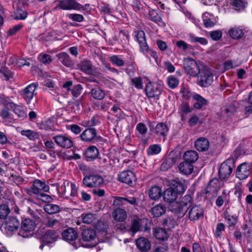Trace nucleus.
I'll return each instance as SVG.
<instances>
[{
  "label": "nucleus",
  "mask_w": 252,
  "mask_h": 252,
  "mask_svg": "<svg viewBox=\"0 0 252 252\" xmlns=\"http://www.w3.org/2000/svg\"><path fill=\"white\" fill-rule=\"evenodd\" d=\"M149 196L153 200H158L161 196V189L158 186L152 187L149 191Z\"/></svg>",
  "instance_id": "obj_40"
},
{
  "label": "nucleus",
  "mask_w": 252,
  "mask_h": 252,
  "mask_svg": "<svg viewBox=\"0 0 252 252\" xmlns=\"http://www.w3.org/2000/svg\"><path fill=\"white\" fill-rule=\"evenodd\" d=\"M204 209L200 205H193L189 209L188 218L190 221H196L203 217Z\"/></svg>",
  "instance_id": "obj_8"
},
{
  "label": "nucleus",
  "mask_w": 252,
  "mask_h": 252,
  "mask_svg": "<svg viewBox=\"0 0 252 252\" xmlns=\"http://www.w3.org/2000/svg\"><path fill=\"white\" fill-rule=\"evenodd\" d=\"M49 190V187L39 180H35L32 186L25 189L26 192L30 196L37 195L42 191L48 192Z\"/></svg>",
  "instance_id": "obj_2"
},
{
  "label": "nucleus",
  "mask_w": 252,
  "mask_h": 252,
  "mask_svg": "<svg viewBox=\"0 0 252 252\" xmlns=\"http://www.w3.org/2000/svg\"><path fill=\"white\" fill-rule=\"evenodd\" d=\"M97 132L94 128H87L80 134L81 139L85 142L94 143L97 141Z\"/></svg>",
  "instance_id": "obj_10"
},
{
  "label": "nucleus",
  "mask_w": 252,
  "mask_h": 252,
  "mask_svg": "<svg viewBox=\"0 0 252 252\" xmlns=\"http://www.w3.org/2000/svg\"><path fill=\"white\" fill-rule=\"evenodd\" d=\"M38 60L45 64H48L52 61L50 55L41 53L38 56Z\"/></svg>",
  "instance_id": "obj_52"
},
{
  "label": "nucleus",
  "mask_w": 252,
  "mask_h": 252,
  "mask_svg": "<svg viewBox=\"0 0 252 252\" xmlns=\"http://www.w3.org/2000/svg\"><path fill=\"white\" fill-rule=\"evenodd\" d=\"M154 235L157 239L162 241L167 239L169 237L166 230L160 227L156 228L154 229Z\"/></svg>",
  "instance_id": "obj_38"
},
{
  "label": "nucleus",
  "mask_w": 252,
  "mask_h": 252,
  "mask_svg": "<svg viewBox=\"0 0 252 252\" xmlns=\"http://www.w3.org/2000/svg\"><path fill=\"white\" fill-rule=\"evenodd\" d=\"M60 61L66 67H71L73 65V62L70 59L69 55L65 52H62L56 55Z\"/></svg>",
  "instance_id": "obj_31"
},
{
  "label": "nucleus",
  "mask_w": 252,
  "mask_h": 252,
  "mask_svg": "<svg viewBox=\"0 0 252 252\" xmlns=\"http://www.w3.org/2000/svg\"><path fill=\"white\" fill-rule=\"evenodd\" d=\"M0 102L7 109L10 110L12 108V106H14V103L11 101L8 97L0 96Z\"/></svg>",
  "instance_id": "obj_56"
},
{
  "label": "nucleus",
  "mask_w": 252,
  "mask_h": 252,
  "mask_svg": "<svg viewBox=\"0 0 252 252\" xmlns=\"http://www.w3.org/2000/svg\"><path fill=\"white\" fill-rule=\"evenodd\" d=\"M195 147L199 151H206L209 147V142L204 137H200L195 142Z\"/></svg>",
  "instance_id": "obj_30"
},
{
  "label": "nucleus",
  "mask_w": 252,
  "mask_h": 252,
  "mask_svg": "<svg viewBox=\"0 0 252 252\" xmlns=\"http://www.w3.org/2000/svg\"><path fill=\"white\" fill-rule=\"evenodd\" d=\"M91 95L95 99L102 100L104 97L105 94L103 90L96 87L91 89Z\"/></svg>",
  "instance_id": "obj_44"
},
{
  "label": "nucleus",
  "mask_w": 252,
  "mask_h": 252,
  "mask_svg": "<svg viewBox=\"0 0 252 252\" xmlns=\"http://www.w3.org/2000/svg\"><path fill=\"white\" fill-rule=\"evenodd\" d=\"M140 220L133 219L131 222L130 230L132 232L135 233L140 230L141 227V224L140 223Z\"/></svg>",
  "instance_id": "obj_59"
},
{
  "label": "nucleus",
  "mask_w": 252,
  "mask_h": 252,
  "mask_svg": "<svg viewBox=\"0 0 252 252\" xmlns=\"http://www.w3.org/2000/svg\"><path fill=\"white\" fill-rule=\"evenodd\" d=\"M83 88L80 84L74 86L71 90V94L73 97H77L82 93Z\"/></svg>",
  "instance_id": "obj_58"
},
{
  "label": "nucleus",
  "mask_w": 252,
  "mask_h": 252,
  "mask_svg": "<svg viewBox=\"0 0 252 252\" xmlns=\"http://www.w3.org/2000/svg\"><path fill=\"white\" fill-rule=\"evenodd\" d=\"M149 18L150 20L157 23L159 26H165V23L162 21L161 17L155 10H150L148 13Z\"/></svg>",
  "instance_id": "obj_33"
},
{
  "label": "nucleus",
  "mask_w": 252,
  "mask_h": 252,
  "mask_svg": "<svg viewBox=\"0 0 252 252\" xmlns=\"http://www.w3.org/2000/svg\"><path fill=\"white\" fill-rule=\"evenodd\" d=\"M242 228L244 230V234L247 238L248 242L252 243V223H246Z\"/></svg>",
  "instance_id": "obj_42"
},
{
  "label": "nucleus",
  "mask_w": 252,
  "mask_h": 252,
  "mask_svg": "<svg viewBox=\"0 0 252 252\" xmlns=\"http://www.w3.org/2000/svg\"><path fill=\"white\" fill-rule=\"evenodd\" d=\"M224 219L229 225V227L234 226L237 223L238 217L236 216L227 215L225 216Z\"/></svg>",
  "instance_id": "obj_57"
},
{
  "label": "nucleus",
  "mask_w": 252,
  "mask_h": 252,
  "mask_svg": "<svg viewBox=\"0 0 252 252\" xmlns=\"http://www.w3.org/2000/svg\"><path fill=\"white\" fill-rule=\"evenodd\" d=\"M82 222L86 224H91L95 219L94 215L92 213L83 214L79 218Z\"/></svg>",
  "instance_id": "obj_49"
},
{
  "label": "nucleus",
  "mask_w": 252,
  "mask_h": 252,
  "mask_svg": "<svg viewBox=\"0 0 252 252\" xmlns=\"http://www.w3.org/2000/svg\"><path fill=\"white\" fill-rule=\"evenodd\" d=\"M62 236L67 241H73L77 238L78 234L74 229L69 228L62 232Z\"/></svg>",
  "instance_id": "obj_29"
},
{
  "label": "nucleus",
  "mask_w": 252,
  "mask_h": 252,
  "mask_svg": "<svg viewBox=\"0 0 252 252\" xmlns=\"http://www.w3.org/2000/svg\"><path fill=\"white\" fill-rule=\"evenodd\" d=\"M83 124L84 126L88 127V128H92L91 127L99 124V121L97 117L94 116L90 120L84 121Z\"/></svg>",
  "instance_id": "obj_51"
},
{
  "label": "nucleus",
  "mask_w": 252,
  "mask_h": 252,
  "mask_svg": "<svg viewBox=\"0 0 252 252\" xmlns=\"http://www.w3.org/2000/svg\"><path fill=\"white\" fill-rule=\"evenodd\" d=\"M20 225V221L16 218L10 217L6 220L5 227L9 231H14L18 229Z\"/></svg>",
  "instance_id": "obj_23"
},
{
  "label": "nucleus",
  "mask_w": 252,
  "mask_h": 252,
  "mask_svg": "<svg viewBox=\"0 0 252 252\" xmlns=\"http://www.w3.org/2000/svg\"><path fill=\"white\" fill-rule=\"evenodd\" d=\"M203 20L205 27H212L215 25V20L213 16L208 13H205L203 15Z\"/></svg>",
  "instance_id": "obj_41"
},
{
  "label": "nucleus",
  "mask_w": 252,
  "mask_h": 252,
  "mask_svg": "<svg viewBox=\"0 0 252 252\" xmlns=\"http://www.w3.org/2000/svg\"><path fill=\"white\" fill-rule=\"evenodd\" d=\"M119 180L122 183L132 186L135 182L136 178L134 173L130 170L124 171L119 175Z\"/></svg>",
  "instance_id": "obj_13"
},
{
  "label": "nucleus",
  "mask_w": 252,
  "mask_h": 252,
  "mask_svg": "<svg viewBox=\"0 0 252 252\" xmlns=\"http://www.w3.org/2000/svg\"><path fill=\"white\" fill-rule=\"evenodd\" d=\"M228 34L232 38L238 40L243 37L245 32L240 27L235 26L229 30Z\"/></svg>",
  "instance_id": "obj_24"
},
{
  "label": "nucleus",
  "mask_w": 252,
  "mask_h": 252,
  "mask_svg": "<svg viewBox=\"0 0 252 252\" xmlns=\"http://www.w3.org/2000/svg\"><path fill=\"white\" fill-rule=\"evenodd\" d=\"M82 240L84 242H89L85 247L93 248L96 246L97 242L95 241L96 238V232L93 229H85L81 233Z\"/></svg>",
  "instance_id": "obj_7"
},
{
  "label": "nucleus",
  "mask_w": 252,
  "mask_h": 252,
  "mask_svg": "<svg viewBox=\"0 0 252 252\" xmlns=\"http://www.w3.org/2000/svg\"><path fill=\"white\" fill-rule=\"evenodd\" d=\"M250 173V167L247 163H243L238 166L236 175L240 180L246 179Z\"/></svg>",
  "instance_id": "obj_15"
},
{
  "label": "nucleus",
  "mask_w": 252,
  "mask_h": 252,
  "mask_svg": "<svg viewBox=\"0 0 252 252\" xmlns=\"http://www.w3.org/2000/svg\"><path fill=\"white\" fill-rule=\"evenodd\" d=\"M195 102L193 107L196 109H205L208 105V101L198 94H195L193 96Z\"/></svg>",
  "instance_id": "obj_17"
},
{
  "label": "nucleus",
  "mask_w": 252,
  "mask_h": 252,
  "mask_svg": "<svg viewBox=\"0 0 252 252\" xmlns=\"http://www.w3.org/2000/svg\"><path fill=\"white\" fill-rule=\"evenodd\" d=\"M247 5V3L243 0H234L232 3L233 8L237 11L243 10Z\"/></svg>",
  "instance_id": "obj_47"
},
{
  "label": "nucleus",
  "mask_w": 252,
  "mask_h": 252,
  "mask_svg": "<svg viewBox=\"0 0 252 252\" xmlns=\"http://www.w3.org/2000/svg\"><path fill=\"white\" fill-rule=\"evenodd\" d=\"M184 68L188 74L193 77L197 76L201 69L195 61L190 58L184 59Z\"/></svg>",
  "instance_id": "obj_5"
},
{
  "label": "nucleus",
  "mask_w": 252,
  "mask_h": 252,
  "mask_svg": "<svg viewBox=\"0 0 252 252\" xmlns=\"http://www.w3.org/2000/svg\"><path fill=\"white\" fill-rule=\"evenodd\" d=\"M168 84L170 88L172 89L175 88L179 84V80L175 77H169L168 78Z\"/></svg>",
  "instance_id": "obj_63"
},
{
  "label": "nucleus",
  "mask_w": 252,
  "mask_h": 252,
  "mask_svg": "<svg viewBox=\"0 0 252 252\" xmlns=\"http://www.w3.org/2000/svg\"><path fill=\"white\" fill-rule=\"evenodd\" d=\"M35 221L30 219H25L21 223V229L19 235L23 238H27L31 236V232L35 228Z\"/></svg>",
  "instance_id": "obj_6"
},
{
  "label": "nucleus",
  "mask_w": 252,
  "mask_h": 252,
  "mask_svg": "<svg viewBox=\"0 0 252 252\" xmlns=\"http://www.w3.org/2000/svg\"><path fill=\"white\" fill-rule=\"evenodd\" d=\"M185 183V180H182L179 178H176L171 182V185L173 187V188L171 189H174V190L177 192V194L182 193L185 191V187L184 185Z\"/></svg>",
  "instance_id": "obj_28"
},
{
  "label": "nucleus",
  "mask_w": 252,
  "mask_h": 252,
  "mask_svg": "<svg viewBox=\"0 0 252 252\" xmlns=\"http://www.w3.org/2000/svg\"><path fill=\"white\" fill-rule=\"evenodd\" d=\"M136 36L142 51L143 53L149 52L150 50L146 40L145 32L143 31H139Z\"/></svg>",
  "instance_id": "obj_18"
},
{
  "label": "nucleus",
  "mask_w": 252,
  "mask_h": 252,
  "mask_svg": "<svg viewBox=\"0 0 252 252\" xmlns=\"http://www.w3.org/2000/svg\"><path fill=\"white\" fill-rule=\"evenodd\" d=\"M36 88V84L32 83L28 86L23 90V97L28 103L30 102L33 95L36 94L34 93Z\"/></svg>",
  "instance_id": "obj_19"
},
{
  "label": "nucleus",
  "mask_w": 252,
  "mask_h": 252,
  "mask_svg": "<svg viewBox=\"0 0 252 252\" xmlns=\"http://www.w3.org/2000/svg\"><path fill=\"white\" fill-rule=\"evenodd\" d=\"M104 183L101 176L96 174H91L84 177L83 184L88 188L100 187Z\"/></svg>",
  "instance_id": "obj_3"
},
{
  "label": "nucleus",
  "mask_w": 252,
  "mask_h": 252,
  "mask_svg": "<svg viewBox=\"0 0 252 252\" xmlns=\"http://www.w3.org/2000/svg\"><path fill=\"white\" fill-rule=\"evenodd\" d=\"M233 165L228 164V161H226L221 164L219 174L220 178L225 180L227 179L232 172Z\"/></svg>",
  "instance_id": "obj_16"
},
{
  "label": "nucleus",
  "mask_w": 252,
  "mask_h": 252,
  "mask_svg": "<svg viewBox=\"0 0 252 252\" xmlns=\"http://www.w3.org/2000/svg\"><path fill=\"white\" fill-rule=\"evenodd\" d=\"M178 167L180 171L185 175L190 174L193 170L192 164L186 161L180 163Z\"/></svg>",
  "instance_id": "obj_34"
},
{
  "label": "nucleus",
  "mask_w": 252,
  "mask_h": 252,
  "mask_svg": "<svg viewBox=\"0 0 252 252\" xmlns=\"http://www.w3.org/2000/svg\"><path fill=\"white\" fill-rule=\"evenodd\" d=\"M193 202V199L192 196L189 195H186L185 196H184L180 202L181 204H183V205H185L187 208L189 209L192 207V204Z\"/></svg>",
  "instance_id": "obj_54"
},
{
  "label": "nucleus",
  "mask_w": 252,
  "mask_h": 252,
  "mask_svg": "<svg viewBox=\"0 0 252 252\" xmlns=\"http://www.w3.org/2000/svg\"><path fill=\"white\" fill-rule=\"evenodd\" d=\"M151 212L154 217H159L166 212V207L163 205L159 204L151 209Z\"/></svg>",
  "instance_id": "obj_39"
},
{
  "label": "nucleus",
  "mask_w": 252,
  "mask_h": 252,
  "mask_svg": "<svg viewBox=\"0 0 252 252\" xmlns=\"http://www.w3.org/2000/svg\"><path fill=\"white\" fill-rule=\"evenodd\" d=\"M78 66L80 69L84 73L88 75L93 74V65L90 61L84 59L78 64Z\"/></svg>",
  "instance_id": "obj_25"
},
{
  "label": "nucleus",
  "mask_w": 252,
  "mask_h": 252,
  "mask_svg": "<svg viewBox=\"0 0 252 252\" xmlns=\"http://www.w3.org/2000/svg\"><path fill=\"white\" fill-rule=\"evenodd\" d=\"M136 245L142 251H147L150 249L151 244L149 240L145 238H140L136 241Z\"/></svg>",
  "instance_id": "obj_37"
},
{
  "label": "nucleus",
  "mask_w": 252,
  "mask_h": 252,
  "mask_svg": "<svg viewBox=\"0 0 252 252\" xmlns=\"http://www.w3.org/2000/svg\"><path fill=\"white\" fill-rule=\"evenodd\" d=\"M177 197V192L171 188L166 189L163 193V198L165 202L173 204Z\"/></svg>",
  "instance_id": "obj_22"
},
{
  "label": "nucleus",
  "mask_w": 252,
  "mask_h": 252,
  "mask_svg": "<svg viewBox=\"0 0 252 252\" xmlns=\"http://www.w3.org/2000/svg\"><path fill=\"white\" fill-rule=\"evenodd\" d=\"M136 129L141 135H145L147 132V128L146 125L142 123L138 124Z\"/></svg>",
  "instance_id": "obj_64"
},
{
  "label": "nucleus",
  "mask_w": 252,
  "mask_h": 252,
  "mask_svg": "<svg viewBox=\"0 0 252 252\" xmlns=\"http://www.w3.org/2000/svg\"><path fill=\"white\" fill-rule=\"evenodd\" d=\"M188 35L189 39L191 42H198L202 45H207L208 43L207 40L205 38L195 36L192 33H190Z\"/></svg>",
  "instance_id": "obj_48"
},
{
  "label": "nucleus",
  "mask_w": 252,
  "mask_h": 252,
  "mask_svg": "<svg viewBox=\"0 0 252 252\" xmlns=\"http://www.w3.org/2000/svg\"><path fill=\"white\" fill-rule=\"evenodd\" d=\"M193 109V108L189 105L188 101H182L179 104L178 107V112L182 117V120L183 119L185 115H187L189 113H191Z\"/></svg>",
  "instance_id": "obj_27"
},
{
  "label": "nucleus",
  "mask_w": 252,
  "mask_h": 252,
  "mask_svg": "<svg viewBox=\"0 0 252 252\" xmlns=\"http://www.w3.org/2000/svg\"><path fill=\"white\" fill-rule=\"evenodd\" d=\"M168 130L169 128L165 123H159L156 126L155 133L157 135L161 136L165 139L167 135Z\"/></svg>",
  "instance_id": "obj_26"
},
{
  "label": "nucleus",
  "mask_w": 252,
  "mask_h": 252,
  "mask_svg": "<svg viewBox=\"0 0 252 252\" xmlns=\"http://www.w3.org/2000/svg\"><path fill=\"white\" fill-rule=\"evenodd\" d=\"M161 151V147L157 144L151 145L147 149V153L149 155H157Z\"/></svg>",
  "instance_id": "obj_53"
},
{
  "label": "nucleus",
  "mask_w": 252,
  "mask_h": 252,
  "mask_svg": "<svg viewBox=\"0 0 252 252\" xmlns=\"http://www.w3.org/2000/svg\"><path fill=\"white\" fill-rule=\"evenodd\" d=\"M110 61L115 65L122 66L124 64V62L117 55H114L110 57Z\"/></svg>",
  "instance_id": "obj_60"
},
{
  "label": "nucleus",
  "mask_w": 252,
  "mask_h": 252,
  "mask_svg": "<svg viewBox=\"0 0 252 252\" xmlns=\"http://www.w3.org/2000/svg\"><path fill=\"white\" fill-rule=\"evenodd\" d=\"M225 226L223 223H218L217 224L216 228L214 232L215 237L217 238H221L222 233L225 230Z\"/></svg>",
  "instance_id": "obj_55"
},
{
  "label": "nucleus",
  "mask_w": 252,
  "mask_h": 252,
  "mask_svg": "<svg viewBox=\"0 0 252 252\" xmlns=\"http://www.w3.org/2000/svg\"><path fill=\"white\" fill-rule=\"evenodd\" d=\"M162 225L168 229L173 228L176 222L172 217H167L162 220Z\"/></svg>",
  "instance_id": "obj_45"
},
{
  "label": "nucleus",
  "mask_w": 252,
  "mask_h": 252,
  "mask_svg": "<svg viewBox=\"0 0 252 252\" xmlns=\"http://www.w3.org/2000/svg\"><path fill=\"white\" fill-rule=\"evenodd\" d=\"M58 235L54 230H48L41 237V244L39 248L43 250L44 245L52 243L57 241Z\"/></svg>",
  "instance_id": "obj_11"
},
{
  "label": "nucleus",
  "mask_w": 252,
  "mask_h": 252,
  "mask_svg": "<svg viewBox=\"0 0 252 252\" xmlns=\"http://www.w3.org/2000/svg\"><path fill=\"white\" fill-rule=\"evenodd\" d=\"M44 210L47 213L52 215L60 212L61 208L59 205L48 203L44 206Z\"/></svg>",
  "instance_id": "obj_43"
},
{
  "label": "nucleus",
  "mask_w": 252,
  "mask_h": 252,
  "mask_svg": "<svg viewBox=\"0 0 252 252\" xmlns=\"http://www.w3.org/2000/svg\"><path fill=\"white\" fill-rule=\"evenodd\" d=\"M14 19L16 20H24L27 17V13L22 10L21 9L18 8L15 13Z\"/></svg>",
  "instance_id": "obj_61"
},
{
  "label": "nucleus",
  "mask_w": 252,
  "mask_h": 252,
  "mask_svg": "<svg viewBox=\"0 0 252 252\" xmlns=\"http://www.w3.org/2000/svg\"><path fill=\"white\" fill-rule=\"evenodd\" d=\"M220 189V182L218 179L213 178L210 181L205 189L206 194L215 193Z\"/></svg>",
  "instance_id": "obj_21"
},
{
  "label": "nucleus",
  "mask_w": 252,
  "mask_h": 252,
  "mask_svg": "<svg viewBox=\"0 0 252 252\" xmlns=\"http://www.w3.org/2000/svg\"><path fill=\"white\" fill-rule=\"evenodd\" d=\"M10 212V210L7 204L0 205V219H5Z\"/></svg>",
  "instance_id": "obj_50"
},
{
  "label": "nucleus",
  "mask_w": 252,
  "mask_h": 252,
  "mask_svg": "<svg viewBox=\"0 0 252 252\" xmlns=\"http://www.w3.org/2000/svg\"><path fill=\"white\" fill-rule=\"evenodd\" d=\"M183 158L185 161L192 164L198 159L199 156L195 151L189 150L184 153Z\"/></svg>",
  "instance_id": "obj_35"
},
{
  "label": "nucleus",
  "mask_w": 252,
  "mask_h": 252,
  "mask_svg": "<svg viewBox=\"0 0 252 252\" xmlns=\"http://www.w3.org/2000/svg\"><path fill=\"white\" fill-rule=\"evenodd\" d=\"M36 196L38 199L45 202H50L53 200V198L49 195L46 194L42 192Z\"/></svg>",
  "instance_id": "obj_62"
},
{
  "label": "nucleus",
  "mask_w": 252,
  "mask_h": 252,
  "mask_svg": "<svg viewBox=\"0 0 252 252\" xmlns=\"http://www.w3.org/2000/svg\"><path fill=\"white\" fill-rule=\"evenodd\" d=\"M57 7L63 10L84 9L83 6L75 0H61L58 2Z\"/></svg>",
  "instance_id": "obj_9"
},
{
  "label": "nucleus",
  "mask_w": 252,
  "mask_h": 252,
  "mask_svg": "<svg viewBox=\"0 0 252 252\" xmlns=\"http://www.w3.org/2000/svg\"><path fill=\"white\" fill-rule=\"evenodd\" d=\"M54 142L59 146L68 149L73 146V142L69 137L65 135H57L53 137Z\"/></svg>",
  "instance_id": "obj_12"
},
{
  "label": "nucleus",
  "mask_w": 252,
  "mask_h": 252,
  "mask_svg": "<svg viewBox=\"0 0 252 252\" xmlns=\"http://www.w3.org/2000/svg\"><path fill=\"white\" fill-rule=\"evenodd\" d=\"M197 84L202 87H208L213 82V75L208 66H203L197 75Z\"/></svg>",
  "instance_id": "obj_1"
},
{
  "label": "nucleus",
  "mask_w": 252,
  "mask_h": 252,
  "mask_svg": "<svg viewBox=\"0 0 252 252\" xmlns=\"http://www.w3.org/2000/svg\"><path fill=\"white\" fill-rule=\"evenodd\" d=\"M170 210L175 213L179 218H182L189 210V208L180 202H175L171 205Z\"/></svg>",
  "instance_id": "obj_14"
},
{
  "label": "nucleus",
  "mask_w": 252,
  "mask_h": 252,
  "mask_svg": "<svg viewBox=\"0 0 252 252\" xmlns=\"http://www.w3.org/2000/svg\"><path fill=\"white\" fill-rule=\"evenodd\" d=\"M112 216L115 220L123 221L127 218V213L124 209L118 208L113 211Z\"/></svg>",
  "instance_id": "obj_32"
},
{
  "label": "nucleus",
  "mask_w": 252,
  "mask_h": 252,
  "mask_svg": "<svg viewBox=\"0 0 252 252\" xmlns=\"http://www.w3.org/2000/svg\"><path fill=\"white\" fill-rule=\"evenodd\" d=\"M17 116L19 119L23 120L27 117V115L24 107L14 103V106H12V108L10 109Z\"/></svg>",
  "instance_id": "obj_36"
},
{
  "label": "nucleus",
  "mask_w": 252,
  "mask_h": 252,
  "mask_svg": "<svg viewBox=\"0 0 252 252\" xmlns=\"http://www.w3.org/2000/svg\"><path fill=\"white\" fill-rule=\"evenodd\" d=\"M163 89V85L161 83L149 82L145 88L146 94L149 98H158Z\"/></svg>",
  "instance_id": "obj_4"
},
{
  "label": "nucleus",
  "mask_w": 252,
  "mask_h": 252,
  "mask_svg": "<svg viewBox=\"0 0 252 252\" xmlns=\"http://www.w3.org/2000/svg\"><path fill=\"white\" fill-rule=\"evenodd\" d=\"M84 155L87 161H91L98 157L99 151L95 146H91L86 149Z\"/></svg>",
  "instance_id": "obj_20"
},
{
  "label": "nucleus",
  "mask_w": 252,
  "mask_h": 252,
  "mask_svg": "<svg viewBox=\"0 0 252 252\" xmlns=\"http://www.w3.org/2000/svg\"><path fill=\"white\" fill-rule=\"evenodd\" d=\"M21 134L31 140L38 139L39 137V134L37 132L32 130H23L21 131Z\"/></svg>",
  "instance_id": "obj_46"
}]
</instances>
